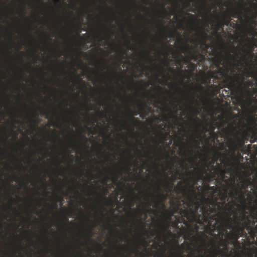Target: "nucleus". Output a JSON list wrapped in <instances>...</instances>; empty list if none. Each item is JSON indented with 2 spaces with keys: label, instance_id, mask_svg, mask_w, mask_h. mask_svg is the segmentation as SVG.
I'll return each mask as SVG.
<instances>
[{
  "label": "nucleus",
  "instance_id": "13d9d810",
  "mask_svg": "<svg viewBox=\"0 0 257 257\" xmlns=\"http://www.w3.org/2000/svg\"><path fill=\"white\" fill-rule=\"evenodd\" d=\"M165 154H166V156L167 158L168 159L169 158L168 153L167 152H165Z\"/></svg>",
  "mask_w": 257,
  "mask_h": 257
},
{
  "label": "nucleus",
  "instance_id": "c03bdc74",
  "mask_svg": "<svg viewBox=\"0 0 257 257\" xmlns=\"http://www.w3.org/2000/svg\"><path fill=\"white\" fill-rule=\"evenodd\" d=\"M198 208H199V204H198V203H196V206H195V208H194H194H190L189 210H190V209H193L194 210H195V211H196V213H197V214H198V213H197V210H198Z\"/></svg>",
  "mask_w": 257,
  "mask_h": 257
},
{
  "label": "nucleus",
  "instance_id": "774afa93",
  "mask_svg": "<svg viewBox=\"0 0 257 257\" xmlns=\"http://www.w3.org/2000/svg\"><path fill=\"white\" fill-rule=\"evenodd\" d=\"M44 231H45V232L46 233H48V229H45V230H44Z\"/></svg>",
  "mask_w": 257,
  "mask_h": 257
},
{
  "label": "nucleus",
  "instance_id": "e2e57ef3",
  "mask_svg": "<svg viewBox=\"0 0 257 257\" xmlns=\"http://www.w3.org/2000/svg\"><path fill=\"white\" fill-rule=\"evenodd\" d=\"M120 122H121V123L123 125H125V123H124V121H120Z\"/></svg>",
  "mask_w": 257,
  "mask_h": 257
},
{
  "label": "nucleus",
  "instance_id": "f3484780",
  "mask_svg": "<svg viewBox=\"0 0 257 257\" xmlns=\"http://www.w3.org/2000/svg\"><path fill=\"white\" fill-rule=\"evenodd\" d=\"M255 190L253 191V192H254ZM246 195L249 198V203L251 204V206H253V204H255V199L256 197L254 194V193H253V194H251V192L247 191L246 190H243L241 188V189L239 190V195Z\"/></svg>",
  "mask_w": 257,
  "mask_h": 257
},
{
  "label": "nucleus",
  "instance_id": "5701e85b",
  "mask_svg": "<svg viewBox=\"0 0 257 257\" xmlns=\"http://www.w3.org/2000/svg\"><path fill=\"white\" fill-rule=\"evenodd\" d=\"M245 195H239L237 196V199L239 201L241 202V206H242V210L241 212L243 210H245L249 208V207H248L246 205V200L245 198Z\"/></svg>",
  "mask_w": 257,
  "mask_h": 257
},
{
  "label": "nucleus",
  "instance_id": "9b49d317",
  "mask_svg": "<svg viewBox=\"0 0 257 257\" xmlns=\"http://www.w3.org/2000/svg\"><path fill=\"white\" fill-rule=\"evenodd\" d=\"M234 217L235 225H233V228L241 235V236L246 237L247 233L244 230L246 229V225L244 222L240 221L239 216L235 215Z\"/></svg>",
  "mask_w": 257,
  "mask_h": 257
},
{
  "label": "nucleus",
  "instance_id": "9d476101",
  "mask_svg": "<svg viewBox=\"0 0 257 257\" xmlns=\"http://www.w3.org/2000/svg\"><path fill=\"white\" fill-rule=\"evenodd\" d=\"M225 224L227 228L229 229H232L230 234H228L226 232V235L229 236H230L231 239H232L234 241L237 240L240 237H241V235L239 234L236 230L233 228V225L232 222V220L230 217H228L226 220L224 221Z\"/></svg>",
  "mask_w": 257,
  "mask_h": 257
},
{
  "label": "nucleus",
  "instance_id": "f257e3e1",
  "mask_svg": "<svg viewBox=\"0 0 257 257\" xmlns=\"http://www.w3.org/2000/svg\"><path fill=\"white\" fill-rule=\"evenodd\" d=\"M211 205L214 206L213 208L210 206V204H207L203 205L201 209L202 211L201 214H197L195 210L193 209L190 210L181 209V214L188 219L190 222H195L201 225H207L209 227L214 229L216 227L218 221L217 217H219L222 221H225L228 217L225 215V212H219L215 214H212L213 213H216L217 210H222L223 207L220 202H213Z\"/></svg>",
  "mask_w": 257,
  "mask_h": 257
},
{
  "label": "nucleus",
  "instance_id": "6ab92c4d",
  "mask_svg": "<svg viewBox=\"0 0 257 257\" xmlns=\"http://www.w3.org/2000/svg\"><path fill=\"white\" fill-rule=\"evenodd\" d=\"M220 155H221L220 153L219 152H217V156L214 157L213 161H211L209 163H207V159H205L204 160V162H205L204 166L203 167V169L202 170H204V171H209L213 170V166H212L214 165L215 162L217 160L218 157Z\"/></svg>",
  "mask_w": 257,
  "mask_h": 257
},
{
  "label": "nucleus",
  "instance_id": "603ef678",
  "mask_svg": "<svg viewBox=\"0 0 257 257\" xmlns=\"http://www.w3.org/2000/svg\"><path fill=\"white\" fill-rule=\"evenodd\" d=\"M97 37L98 38H99L101 41H102V40H104V37H102L100 35H98L97 36Z\"/></svg>",
  "mask_w": 257,
  "mask_h": 257
},
{
  "label": "nucleus",
  "instance_id": "58836bf2",
  "mask_svg": "<svg viewBox=\"0 0 257 257\" xmlns=\"http://www.w3.org/2000/svg\"><path fill=\"white\" fill-rule=\"evenodd\" d=\"M109 67L106 63H102L101 64V68L103 70L108 69Z\"/></svg>",
  "mask_w": 257,
  "mask_h": 257
},
{
  "label": "nucleus",
  "instance_id": "e433bc0d",
  "mask_svg": "<svg viewBox=\"0 0 257 257\" xmlns=\"http://www.w3.org/2000/svg\"><path fill=\"white\" fill-rule=\"evenodd\" d=\"M253 193H254V195H255V197H256V199H255V208L254 209V211L256 213H257V191H254Z\"/></svg>",
  "mask_w": 257,
  "mask_h": 257
},
{
  "label": "nucleus",
  "instance_id": "393cba45",
  "mask_svg": "<svg viewBox=\"0 0 257 257\" xmlns=\"http://www.w3.org/2000/svg\"><path fill=\"white\" fill-rule=\"evenodd\" d=\"M158 226L163 231H168L169 233L172 234L171 232L168 230L170 226V221H166L162 224H159Z\"/></svg>",
  "mask_w": 257,
  "mask_h": 257
},
{
  "label": "nucleus",
  "instance_id": "8fccbe9b",
  "mask_svg": "<svg viewBox=\"0 0 257 257\" xmlns=\"http://www.w3.org/2000/svg\"><path fill=\"white\" fill-rule=\"evenodd\" d=\"M77 146L75 144H72L70 146H69V148L70 149H74Z\"/></svg>",
  "mask_w": 257,
  "mask_h": 257
},
{
  "label": "nucleus",
  "instance_id": "412c9836",
  "mask_svg": "<svg viewBox=\"0 0 257 257\" xmlns=\"http://www.w3.org/2000/svg\"><path fill=\"white\" fill-rule=\"evenodd\" d=\"M198 2H201L202 3V6L199 7L201 10L206 11L207 13L211 15L212 7L208 6L205 1L198 0Z\"/></svg>",
  "mask_w": 257,
  "mask_h": 257
},
{
  "label": "nucleus",
  "instance_id": "680f3d73",
  "mask_svg": "<svg viewBox=\"0 0 257 257\" xmlns=\"http://www.w3.org/2000/svg\"><path fill=\"white\" fill-rule=\"evenodd\" d=\"M165 120H166L167 121L169 120V118L166 115L165 116Z\"/></svg>",
  "mask_w": 257,
  "mask_h": 257
},
{
  "label": "nucleus",
  "instance_id": "6e6552de",
  "mask_svg": "<svg viewBox=\"0 0 257 257\" xmlns=\"http://www.w3.org/2000/svg\"><path fill=\"white\" fill-rule=\"evenodd\" d=\"M245 77L246 78H253L255 79L256 82H257V73L254 71L253 68L250 67L249 69L243 73V74L241 77H239V75L237 74L235 76V78H234L237 84H238V88L240 90H242V85Z\"/></svg>",
  "mask_w": 257,
  "mask_h": 257
},
{
  "label": "nucleus",
  "instance_id": "c85d7f7f",
  "mask_svg": "<svg viewBox=\"0 0 257 257\" xmlns=\"http://www.w3.org/2000/svg\"><path fill=\"white\" fill-rule=\"evenodd\" d=\"M211 77L208 74V75H204L203 79V83L205 84H209L211 83Z\"/></svg>",
  "mask_w": 257,
  "mask_h": 257
},
{
  "label": "nucleus",
  "instance_id": "3c124183",
  "mask_svg": "<svg viewBox=\"0 0 257 257\" xmlns=\"http://www.w3.org/2000/svg\"><path fill=\"white\" fill-rule=\"evenodd\" d=\"M93 229V226L90 227V232L91 234L89 235V238H90H90H91V237L92 236V232Z\"/></svg>",
  "mask_w": 257,
  "mask_h": 257
},
{
  "label": "nucleus",
  "instance_id": "bf43d9fd",
  "mask_svg": "<svg viewBox=\"0 0 257 257\" xmlns=\"http://www.w3.org/2000/svg\"><path fill=\"white\" fill-rule=\"evenodd\" d=\"M234 25H235L234 23H231L230 22V24L229 25V26H230L231 27H233L234 26Z\"/></svg>",
  "mask_w": 257,
  "mask_h": 257
},
{
  "label": "nucleus",
  "instance_id": "0eeeda50",
  "mask_svg": "<svg viewBox=\"0 0 257 257\" xmlns=\"http://www.w3.org/2000/svg\"><path fill=\"white\" fill-rule=\"evenodd\" d=\"M229 135L230 136H232L234 138V139H229V145L228 147L231 151L232 152L233 154H234L235 152L237 151L239 148L242 146L244 145V143H242L241 144L238 143L235 140H236L237 141H240V138L239 135L238 133L235 132V127L233 126L232 124H230L229 125Z\"/></svg>",
  "mask_w": 257,
  "mask_h": 257
},
{
  "label": "nucleus",
  "instance_id": "5fc2aeb1",
  "mask_svg": "<svg viewBox=\"0 0 257 257\" xmlns=\"http://www.w3.org/2000/svg\"><path fill=\"white\" fill-rule=\"evenodd\" d=\"M161 27H162V31H163V32H164V31H165V27H164V23H162V24H161Z\"/></svg>",
  "mask_w": 257,
  "mask_h": 257
},
{
  "label": "nucleus",
  "instance_id": "7c9ffc66",
  "mask_svg": "<svg viewBox=\"0 0 257 257\" xmlns=\"http://www.w3.org/2000/svg\"><path fill=\"white\" fill-rule=\"evenodd\" d=\"M216 124L215 123H213L211 125H210V130H211V134L212 135V136L214 137V138H217V135L216 133H215L214 132V130L215 129V127H216Z\"/></svg>",
  "mask_w": 257,
  "mask_h": 257
},
{
  "label": "nucleus",
  "instance_id": "0e129e2a",
  "mask_svg": "<svg viewBox=\"0 0 257 257\" xmlns=\"http://www.w3.org/2000/svg\"><path fill=\"white\" fill-rule=\"evenodd\" d=\"M83 138L86 141H88L89 140L88 139L85 137V136H83Z\"/></svg>",
  "mask_w": 257,
  "mask_h": 257
},
{
  "label": "nucleus",
  "instance_id": "052dcab7",
  "mask_svg": "<svg viewBox=\"0 0 257 257\" xmlns=\"http://www.w3.org/2000/svg\"><path fill=\"white\" fill-rule=\"evenodd\" d=\"M187 248L188 250H191V246H190V245L189 244H187Z\"/></svg>",
  "mask_w": 257,
  "mask_h": 257
},
{
  "label": "nucleus",
  "instance_id": "b1692460",
  "mask_svg": "<svg viewBox=\"0 0 257 257\" xmlns=\"http://www.w3.org/2000/svg\"><path fill=\"white\" fill-rule=\"evenodd\" d=\"M252 182L250 178H244L242 181L241 184V188L243 190H246L248 188V186L252 185Z\"/></svg>",
  "mask_w": 257,
  "mask_h": 257
},
{
  "label": "nucleus",
  "instance_id": "2f4dec72",
  "mask_svg": "<svg viewBox=\"0 0 257 257\" xmlns=\"http://www.w3.org/2000/svg\"><path fill=\"white\" fill-rule=\"evenodd\" d=\"M226 198H227V190H225L224 191V192L222 194V195L221 196V198H220V199L222 201H223L224 203H225V200H226Z\"/></svg>",
  "mask_w": 257,
  "mask_h": 257
},
{
  "label": "nucleus",
  "instance_id": "de8ad7c7",
  "mask_svg": "<svg viewBox=\"0 0 257 257\" xmlns=\"http://www.w3.org/2000/svg\"><path fill=\"white\" fill-rule=\"evenodd\" d=\"M186 151L188 152L191 156H192L193 153H192V151L189 150L188 149V150H185L184 151V153L185 154Z\"/></svg>",
  "mask_w": 257,
  "mask_h": 257
},
{
  "label": "nucleus",
  "instance_id": "dca6fc26",
  "mask_svg": "<svg viewBox=\"0 0 257 257\" xmlns=\"http://www.w3.org/2000/svg\"><path fill=\"white\" fill-rule=\"evenodd\" d=\"M170 203H171V205H172V206L173 205L174 206V207H173V209H172V210L171 211V212L172 213H173V214H174L175 213L178 212V210H180L179 213L182 215V218H181L182 221L186 225L190 226V224L191 222H190L189 220H188V221H187L185 220V218H186L182 214H181V209H183L182 208H181V204H180V203H176L173 200L171 201Z\"/></svg>",
  "mask_w": 257,
  "mask_h": 257
},
{
  "label": "nucleus",
  "instance_id": "1a4fd4ad",
  "mask_svg": "<svg viewBox=\"0 0 257 257\" xmlns=\"http://www.w3.org/2000/svg\"><path fill=\"white\" fill-rule=\"evenodd\" d=\"M198 36L199 39H192L190 42L193 44L203 46V51L207 52L208 48V45L206 44V40L208 38L207 34L203 30H201L199 32Z\"/></svg>",
  "mask_w": 257,
  "mask_h": 257
},
{
  "label": "nucleus",
  "instance_id": "69168bd1",
  "mask_svg": "<svg viewBox=\"0 0 257 257\" xmlns=\"http://www.w3.org/2000/svg\"><path fill=\"white\" fill-rule=\"evenodd\" d=\"M104 191L105 194H107L108 193V190L106 189H104Z\"/></svg>",
  "mask_w": 257,
  "mask_h": 257
},
{
  "label": "nucleus",
  "instance_id": "72a5a7b5",
  "mask_svg": "<svg viewBox=\"0 0 257 257\" xmlns=\"http://www.w3.org/2000/svg\"><path fill=\"white\" fill-rule=\"evenodd\" d=\"M166 188L168 189V192H170L172 188L173 187V184H170L168 181H167L166 185L165 186Z\"/></svg>",
  "mask_w": 257,
  "mask_h": 257
},
{
  "label": "nucleus",
  "instance_id": "ea45409f",
  "mask_svg": "<svg viewBox=\"0 0 257 257\" xmlns=\"http://www.w3.org/2000/svg\"><path fill=\"white\" fill-rule=\"evenodd\" d=\"M174 215L173 213H172L171 211L167 214V217L168 219V221H170L172 217Z\"/></svg>",
  "mask_w": 257,
  "mask_h": 257
},
{
  "label": "nucleus",
  "instance_id": "f03ea898",
  "mask_svg": "<svg viewBox=\"0 0 257 257\" xmlns=\"http://www.w3.org/2000/svg\"><path fill=\"white\" fill-rule=\"evenodd\" d=\"M236 50L237 48L233 46L232 47V50L231 51V52L232 53L235 52V56L232 55L230 53H225L223 51L218 52L217 55L213 59V62L217 70L210 72L209 73L211 78L217 80L219 78L218 75H220L222 77H226L227 78L230 77L228 76V68L224 66H221V65H223V61L227 57H228L230 60L236 61V57L238 56V54L236 53Z\"/></svg>",
  "mask_w": 257,
  "mask_h": 257
},
{
  "label": "nucleus",
  "instance_id": "864d4df0",
  "mask_svg": "<svg viewBox=\"0 0 257 257\" xmlns=\"http://www.w3.org/2000/svg\"><path fill=\"white\" fill-rule=\"evenodd\" d=\"M207 187H208V189H209V190H213L214 189V186H212V187H210L209 185H207Z\"/></svg>",
  "mask_w": 257,
  "mask_h": 257
},
{
  "label": "nucleus",
  "instance_id": "6e6d98bb",
  "mask_svg": "<svg viewBox=\"0 0 257 257\" xmlns=\"http://www.w3.org/2000/svg\"><path fill=\"white\" fill-rule=\"evenodd\" d=\"M187 14L189 17H191V18H194V16L193 15H192V14H189V13H188V14Z\"/></svg>",
  "mask_w": 257,
  "mask_h": 257
},
{
  "label": "nucleus",
  "instance_id": "423d86ee",
  "mask_svg": "<svg viewBox=\"0 0 257 257\" xmlns=\"http://www.w3.org/2000/svg\"><path fill=\"white\" fill-rule=\"evenodd\" d=\"M206 172L207 171H204V170H199L198 172L195 173L197 175L196 177L191 176V173H189V180L193 182V185L190 187V190L194 194L195 193V190L193 189L194 185L196 184L198 181L204 179L207 182H210L215 179V174L213 173L211 171H209L208 173Z\"/></svg>",
  "mask_w": 257,
  "mask_h": 257
},
{
  "label": "nucleus",
  "instance_id": "aec40b11",
  "mask_svg": "<svg viewBox=\"0 0 257 257\" xmlns=\"http://www.w3.org/2000/svg\"><path fill=\"white\" fill-rule=\"evenodd\" d=\"M212 251L213 254L211 257H217V255L219 254L220 255L221 257L224 256L225 250L218 248L216 244L213 242L212 243Z\"/></svg>",
  "mask_w": 257,
  "mask_h": 257
},
{
  "label": "nucleus",
  "instance_id": "09e8293b",
  "mask_svg": "<svg viewBox=\"0 0 257 257\" xmlns=\"http://www.w3.org/2000/svg\"><path fill=\"white\" fill-rule=\"evenodd\" d=\"M193 141L195 143H196V145H197V148H199V143L198 141H197V140H195V139H193Z\"/></svg>",
  "mask_w": 257,
  "mask_h": 257
},
{
  "label": "nucleus",
  "instance_id": "79ce46f5",
  "mask_svg": "<svg viewBox=\"0 0 257 257\" xmlns=\"http://www.w3.org/2000/svg\"><path fill=\"white\" fill-rule=\"evenodd\" d=\"M140 212L143 214H146L148 212V209L146 206L143 207V209L139 210Z\"/></svg>",
  "mask_w": 257,
  "mask_h": 257
},
{
  "label": "nucleus",
  "instance_id": "cd10ccee",
  "mask_svg": "<svg viewBox=\"0 0 257 257\" xmlns=\"http://www.w3.org/2000/svg\"><path fill=\"white\" fill-rule=\"evenodd\" d=\"M213 170L215 171L214 174L215 176L216 175L219 174L221 172H222L224 169L222 168V166L220 164H218L217 167H215L214 165H213Z\"/></svg>",
  "mask_w": 257,
  "mask_h": 257
},
{
  "label": "nucleus",
  "instance_id": "a211bd4d",
  "mask_svg": "<svg viewBox=\"0 0 257 257\" xmlns=\"http://www.w3.org/2000/svg\"><path fill=\"white\" fill-rule=\"evenodd\" d=\"M189 101L190 102V105L192 111L194 113V115L196 116L199 113L200 110L198 108L193 107V105L194 104H198V102L195 99V93H193L189 97Z\"/></svg>",
  "mask_w": 257,
  "mask_h": 257
},
{
  "label": "nucleus",
  "instance_id": "4468645a",
  "mask_svg": "<svg viewBox=\"0 0 257 257\" xmlns=\"http://www.w3.org/2000/svg\"><path fill=\"white\" fill-rule=\"evenodd\" d=\"M248 50L243 48H239V51H241L243 53L242 54H241L242 60L245 62H247L246 55L245 54L246 53L247 54L249 55L252 59H254L256 61H257V57H256L254 55V54L252 53V51L253 50V46L249 45L248 46Z\"/></svg>",
  "mask_w": 257,
  "mask_h": 257
},
{
  "label": "nucleus",
  "instance_id": "a18cd8bd",
  "mask_svg": "<svg viewBox=\"0 0 257 257\" xmlns=\"http://www.w3.org/2000/svg\"><path fill=\"white\" fill-rule=\"evenodd\" d=\"M126 43H127V44L128 45V49H131L132 48V45L131 44L130 41L127 40Z\"/></svg>",
  "mask_w": 257,
  "mask_h": 257
},
{
  "label": "nucleus",
  "instance_id": "a19ab883",
  "mask_svg": "<svg viewBox=\"0 0 257 257\" xmlns=\"http://www.w3.org/2000/svg\"><path fill=\"white\" fill-rule=\"evenodd\" d=\"M225 173V170L224 169L222 172H221L220 173H219V174L217 175L218 176H220L221 177V180H222L224 178Z\"/></svg>",
  "mask_w": 257,
  "mask_h": 257
},
{
  "label": "nucleus",
  "instance_id": "c756f323",
  "mask_svg": "<svg viewBox=\"0 0 257 257\" xmlns=\"http://www.w3.org/2000/svg\"><path fill=\"white\" fill-rule=\"evenodd\" d=\"M233 190V191H230L229 194L231 197L236 198L239 194V189L234 187Z\"/></svg>",
  "mask_w": 257,
  "mask_h": 257
},
{
  "label": "nucleus",
  "instance_id": "473e14b6",
  "mask_svg": "<svg viewBox=\"0 0 257 257\" xmlns=\"http://www.w3.org/2000/svg\"><path fill=\"white\" fill-rule=\"evenodd\" d=\"M217 25L218 27L217 30H219L221 28L223 29V27L224 26V25H223V23L222 20L218 21Z\"/></svg>",
  "mask_w": 257,
  "mask_h": 257
},
{
  "label": "nucleus",
  "instance_id": "338daca9",
  "mask_svg": "<svg viewBox=\"0 0 257 257\" xmlns=\"http://www.w3.org/2000/svg\"><path fill=\"white\" fill-rule=\"evenodd\" d=\"M21 12L23 13H24V12H25V9L23 8L22 9H21Z\"/></svg>",
  "mask_w": 257,
  "mask_h": 257
},
{
  "label": "nucleus",
  "instance_id": "2eb2a0df",
  "mask_svg": "<svg viewBox=\"0 0 257 257\" xmlns=\"http://www.w3.org/2000/svg\"><path fill=\"white\" fill-rule=\"evenodd\" d=\"M161 185L160 184H158L157 185V197L158 198V200L155 206L157 207L158 205H161L163 207H164V201L168 198L167 194H164L161 192Z\"/></svg>",
  "mask_w": 257,
  "mask_h": 257
},
{
  "label": "nucleus",
  "instance_id": "c9c22d12",
  "mask_svg": "<svg viewBox=\"0 0 257 257\" xmlns=\"http://www.w3.org/2000/svg\"><path fill=\"white\" fill-rule=\"evenodd\" d=\"M223 23V25H226V26H229V25L230 24V19H226V20H222Z\"/></svg>",
  "mask_w": 257,
  "mask_h": 257
},
{
  "label": "nucleus",
  "instance_id": "4d7b16f0",
  "mask_svg": "<svg viewBox=\"0 0 257 257\" xmlns=\"http://www.w3.org/2000/svg\"><path fill=\"white\" fill-rule=\"evenodd\" d=\"M108 176H106L105 177V179L104 180V184H106V180L108 179Z\"/></svg>",
  "mask_w": 257,
  "mask_h": 257
},
{
  "label": "nucleus",
  "instance_id": "4be33fe9",
  "mask_svg": "<svg viewBox=\"0 0 257 257\" xmlns=\"http://www.w3.org/2000/svg\"><path fill=\"white\" fill-rule=\"evenodd\" d=\"M243 84H244L245 85V87L243 88L242 87V90H240L238 88V84H236L237 85V88L238 89V91H240V92H242L244 89L246 90L247 92H249L250 93V95L251 96H252L253 95V93H252V92H250L249 91V87H251L253 85V83L252 82V81H249V80H247V81H245L244 80L243 82Z\"/></svg>",
  "mask_w": 257,
  "mask_h": 257
},
{
  "label": "nucleus",
  "instance_id": "a878e982",
  "mask_svg": "<svg viewBox=\"0 0 257 257\" xmlns=\"http://www.w3.org/2000/svg\"><path fill=\"white\" fill-rule=\"evenodd\" d=\"M138 114V113L137 111H133V114L129 116V121L132 123L133 125H134L136 124V121H137L139 122H140V121L138 118H136L134 116V115H137Z\"/></svg>",
  "mask_w": 257,
  "mask_h": 257
},
{
  "label": "nucleus",
  "instance_id": "37998d69",
  "mask_svg": "<svg viewBox=\"0 0 257 257\" xmlns=\"http://www.w3.org/2000/svg\"><path fill=\"white\" fill-rule=\"evenodd\" d=\"M220 241H221L222 243L224 244V245H225V246H226V245H227V240H225V239H223V236H222V237H221V238H220Z\"/></svg>",
  "mask_w": 257,
  "mask_h": 257
},
{
  "label": "nucleus",
  "instance_id": "49530a36",
  "mask_svg": "<svg viewBox=\"0 0 257 257\" xmlns=\"http://www.w3.org/2000/svg\"><path fill=\"white\" fill-rule=\"evenodd\" d=\"M134 216H135L137 219H139L140 220H142V218L141 217L140 214L137 215L136 214H133Z\"/></svg>",
  "mask_w": 257,
  "mask_h": 257
},
{
  "label": "nucleus",
  "instance_id": "4c0bfd02",
  "mask_svg": "<svg viewBox=\"0 0 257 257\" xmlns=\"http://www.w3.org/2000/svg\"><path fill=\"white\" fill-rule=\"evenodd\" d=\"M42 114H46L45 117L47 118H49L50 115V112L49 111H46L44 110H42Z\"/></svg>",
  "mask_w": 257,
  "mask_h": 257
},
{
  "label": "nucleus",
  "instance_id": "f704fd0d",
  "mask_svg": "<svg viewBox=\"0 0 257 257\" xmlns=\"http://www.w3.org/2000/svg\"><path fill=\"white\" fill-rule=\"evenodd\" d=\"M154 68L156 69L158 72H163V73L165 72V70L162 68L157 67V66H155Z\"/></svg>",
  "mask_w": 257,
  "mask_h": 257
},
{
  "label": "nucleus",
  "instance_id": "f8f14e48",
  "mask_svg": "<svg viewBox=\"0 0 257 257\" xmlns=\"http://www.w3.org/2000/svg\"><path fill=\"white\" fill-rule=\"evenodd\" d=\"M252 102H254V104L251 105L250 108L249 119L253 124L257 126V98H253Z\"/></svg>",
  "mask_w": 257,
  "mask_h": 257
},
{
  "label": "nucleus",
  "instance_id": "7ed1b4c3",
  "mask_svg": "<svg viewBox=\"0 0 257 257\" xmlns=\"http://www.w3.org/2000/svg\"><path fill=\"white\" fill-rule=\"evenodd\" d=\"M255 3L248 1L252 9L248 7H242L244 13L238 9H233L231 11V16L238 19L240 21L245 23L244 18L246 22H253L257 19V0Z\"/></svg>",
  "mask_w": 257,
  "mask_h": 257
},
{
  "label": "nucleus",
  "instance_id": "bb28decb",
  "mask_svg": "<svg viewBox=\"0 0 257 257\" xmlns=\"http://www.w3.org/2000/svg\"><path fill=\"white\" fill-rule=\"evenodd\" d=\"M248 231L252 238L254 239V238L257 236V224L251 228L250 230H248Z\"/></svg>",
  "mask_w": 257,
  "mask_h": 257
},
{
  "label": "nucleus",
  "instance_id": "39448f33",
  "mask_svg": "<svg viewBox=\"0 0 257 257\" xmlns=\"http://www.w3.org/2000/svg\"><path fill=\"white\" fill-rule=\"evenodd\" d=\"M255 207V204H253V206H249L251 212L249 213L247 216L246 214H248V212L245 210H243L241 212L242 215L239 216L240 218V221L244 222L246 225V229L247 230H250L251 228H252L254 226L256 225L257 212L256 213L254 211Z\"/></svg>",
  "mask_w": 257,
  "mask_h": 257
},
{
  "label": "nucleus",
  "instance_id": "20e7f679",
  "mask_svg": "<svg viewBox=\"0 0 257 257\" xmlns=\"http://www.w3.org/2000/svg\"><path fill=\"white\" fill-rule=\"evenodd\" d=\"M184 49L187 52V56L185 58H184L182 55H179V57L182 61H184L185 64H189L191 67L192 68L193 71L196 66L194 63H191V61L193 60L194 61L199 63L202 61L204 59L205 57L200 53L199 50L191 52L190 49H192V48L187 44H185Z\"/></svg>",
  "mask_w": 257,
  "mask_h": 257
},
{
  "label": "nucleus",
  "instance_id": "ddd939ff",
  "mask_svg": "<svg viewBox=\"0 0 257 257\" xmlns=\"http://www.w3.org/2000/svg\"><path fill=\"white\" fill-rule=\"evenodd\" d=\"M224 86H220V88H222L223 87L228 88V90H223L222 91V94L224 95L223 92L226 94V96H228L230 93V89L231 88H234L237 87V83L235 82L233 78L229 77V78L224 80L223 81Z\"/></svg>",
  "mask_w": 257,
  "mask_h": 257
}]
</instances>
